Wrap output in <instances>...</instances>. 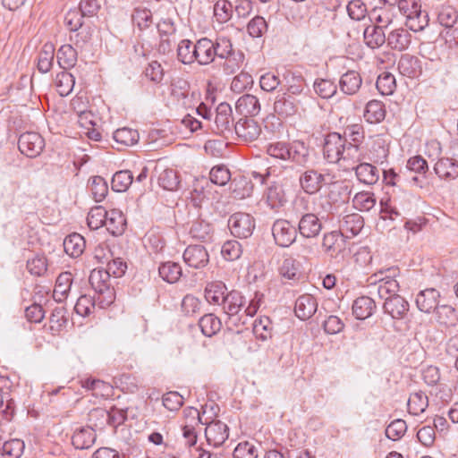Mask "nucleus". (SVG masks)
Listing matches in <instances>:
<instances>
[{
  "label": "nucleus",
  "mask_w": 458,
  "mask_h": 458,
  "mask_svg": "<svg viewBox=\"0 0 458 458\" xmlns=\"http://www.w3.org/2000/svg\"><path fill=\"white\" fill-rule=\"evenodd\" d=\"M364 130L360 124H352L344 130V135L331 132L325 138L324 157L331 164H338L345 170L363 159L360 143Z\"/></svg>",
  "instance_id": "1"
},
{
  "label": "nucleus",
  "mask_w": 458,
  "mask_h": 458,
  "mask_svg": "<svg viewBox=\"0 0 458 458\" xmlns=\"http://www.w3.org/2000/svg\"><path fill=\"white\" fill-rule=\"evenodd\" d=\"M267 154L283 161H292L299 165H305L309 161L310 151L304 142L294 140L293 142L275 141L266 147Z\"/></svg>",
  "instance_id": "2"
},
{
  "label": "nucleus",
  "mask_w": 458,
  "mask_h": 458,
  "mask_svg": "<svg viewBox=\"0 0 458 458\" xmlns=\"http://www.w3.org/2000/svg\"><path fill=\"white\" fill-rule=\"evenodd\" d=\"M89 282L98 294V302L101 307L108 306L113 302L114 291L110 288L109 277L103 269H93L90 272Z\"/></svg>",
  "instance_id": "3"
},
{
  "label": "nucleus",
  "mask_w": 458,
  "mask_h": 458,
  "mask_svg": "<svg viewBox=\"0 0 458 458\" xmlns=\"http://www.w3.org/2000/svg\"><path fill=\"white\" fill-rule=\"evenodd\" d=\"M228 227L233 236L246 239L255 229V220L250 214L237 212L229 217Z\"/></svg>",
  "instance_id": "4"
},
{
  "label": "nucleus",
  "mask_w": 458,
  "mask_h": 458,
  "mask_svg": "<svg viewBox=\"0 0 458 458\" xmlns=\"http://www.w3.org/2000/svg\"><path fill=\"white\" fill-rule=\"evenodd\" d=\"M272 234L280 247L291 246L297 238V228L286 219H277L272 225Z\"/></svg>",
  "instance_id": "5"
},
{
  "label": "nucleus",
  "mask_w": 458,
  "mask_h": 458,
  "mask_svg": "<svg viewBox=\"0 0 458 458\" xmlns=\"http://www.w3.org/2000/svg\"><path fill=\"white\" fill-rule=\"evenodd\" d=\"M45 147V140L42 136L35 131H26L20 135L18 148L21 154L28 157H38Z\"/></svg>",
  "instance_id": "6"
},
{
  "label": "nucleus",
  "mask_w": 458,
  "mask_h": 458,
  "mask_svg": "<svg viewBox=\"0 0 458 458\" xmlns=\"http://www.w3.org/2000/svg\"><path fill=\"white\" fill-rule=\"evenodd\" d=\"M206 424L205 437L209 445L215 447L220 446L228 438V427L225 423L220 420H212Z\"/></svg>",
  "instance_id": "7"
},
{
  "label": "nucleus",
  "mask_w": 458,
  "mask_h": 458,
  "mask_svg": "<svg viewBox=\"0 0 458 458\" xmlns=\"http://www.w3.org/2000/svg\"><path fill=\"white\" fill-rule=\"evenodd\" d=\"M184 262L191 267L200 269L205 267L209 261V255L202 245L195 244L188 246L182 255Z\"/></svg>",
  "instance_id": "8"
},
{
  "label": "nucleus",
  "mask_w": 458,
  "mask_h": 458,
  "mask_svg": "<svg viewBox=\"0 0 458 458\" xmlns=\"http://www.w3.org/2000/svg\"><path fill=\"white\" fill-rule=\"evenodd\" d=\"M384 312L393 319H403L410 310L409 302L401 295L388 296L383 304Z\"/></svg>",
  "instance_id": "9"
},
{
  "label": "nucleus",
  "mask_w": 458,
  "mask_h": 458,
  "mask_svg": "<svg viewBox=\"0 0 458 458\" xmlns=\"http://www.w3.org/2000/svg\"><path fill=\"white\" fill-rule=\"evenodd\" d=\"M237 136L243 141L250 142L257 140L261 132L259 123L251 118H241L234 125Z\"/></svg>",
  "instance_id": "10"
},
{
  "label": "nucleus",
  "mask_w": 458,
  "mask_h": 458,
  "mask_svg": "<svg viewBox=\"0 0 458 458\" xmlns=\"http://www.w3.org/2000/svg\"><path fill=\"white\" fill-rule=\"evenodd\" d=\"M439 298L440 293L437 289L427 288L417 294L415 303L421 312L430 313L438 307Z\"/></svg>",
  "instance_id": "11"
},
{
  "label": "nucleus",
  "mask_w": 458,
  "mask_h": 458,
  "mask_svg": "<svg viewBox=\"0 0 458 458\" xmlns=\"http://www.w3.org/2000/svg\"><path fill=\"white\" fill-rule=\"evenodd\" d=\"M322 230V223L313 213L301 216L298 224V231L304 238H315Z\"/></svg>",
  "instance_id": "12"
},
{
  "label": "nucleus",
  "mask_w": 458,
  "mask_h": 458,
  "mask_svg": "<svg viewBox=\"0 0 458 458\" xmlns=\"http://www.w3.org/2000/svg\"><path fill=\"white\" fill-rule=\"evenodd\" d=\"M195 58L199 65H208L216 58L214 41L202 38L195 43Z\"/></svg>",
  "instance_id": "13"
},
{
  "label": "nucleus",
  "mask_w": 458,
  "mask_h": 458,
  "mask_svg": "<svg viewBox=\"0 0 458 458\" xmlns=\"http://www.w3.org/2000/svg\"><path fill=\"white\" fill-rule=\"evenodd\" d=\"M364 221L357 213L348 214L343 216L339 222V232L342 236L352 238L356 236L363 228Z\"/></svg>",
  "instance_id": "14"
},
{
  "label": "nucleus",
  "mask_w": 458,
  "mask_h": 458,
  "mask_svg": "<svg viewBox=\"0 0 458 458\" xmlns=\"http://www.w3.org/2000/svg\"><path fill=\"white\" fill-rule=\"evenodd\" d=\"M324 182L325 175L313 169L307 170L300 176L301 187L308 194L317 193Z\"/></svg>",
  "instance_id": "15"
},
{
  "label": "nucleus",
  "mask_w": 458,
  "mask_h": 458,
  "mask_svg": "<svg viewBox=\"0 0 458 458\" xmlns=\"http://www.w3.org/2000/svg\"><path fill=\"white\" fill-rule=\"evenodd\" d=\"M411 43V34L403 28L391 30L386 38L387 46L396 51L406 50Z\"/></svg>",
  "instance_id": "16"
},
{
  "label": "nucleus",
  "mask_w": 458,
  "mask_h": 458,
  "mask_svg": "<svg viewBox=\"0 0 458 458\" xmlns=\"http://www.w3.org/2000/svg\"><path fill=\"white\" fill-rule=\"evenodd\" d=\"M317 309L318 302L310 294H303L295 301V315L301 320L310 318L317 311Z\"/></svg>",
  "instance_id": "17"
},
{
  "label": "nucleus",
  "mask_w": 458,
  "mask_h": 458,
  "mask_svg": "<svg viewBox=\"0 0 458 458\" xmlns=\"http://www.w3.org/2000/svg\"><path fill=\"white\" fill-rule=\"evenodd\" d=\"M215 123L219 133L231 131L233 123V110L228 103H220L216 110Z\"/></svg>",
  "instance_id": "18"
},
{
  "label": "nucleus",
  "mask_w": 458,
  "mask_h": 458,
  "mask_svg": "<svg viewBox=\"0 0 458 458\" xmlns=\"http://www.w3.org/2000/svg\"><path fill=\"white\" fill-rule=\"evenodd\" d=\"M127 411L123 409L112 408L109 411L104 409H94L89 412V420L95 418H102L111 426L116 427L126 420Z\"/></svg>",
  "instance_id": "19"
},
{
  "label": "nucleus",
  "mask_w": 458,
  "mask_h": 458,
  "mask_svg": "<svg viewBox=\"0 0 458 458\" xmlns=\"http://www.w3.org/2000/svg\"><path fill=\"white\" fill-rule=\"evenodd\" d=\"M274 110L281 116H292L298 110V102L292 95L286 93L279 94L274 103Z\"/></svg>",
  "instance_id": "20"
},
{
  "label": "nucleus",
  "mask_w": 458,
  "mask_h": 458,
  "mask_svg": "<svg viewBox=\"0 0 458 458\" xmlns=\"http://www.w3.org/2000/svg\"><path fill=\"white\" fill-rule=\"evenodd\" d=\"M362 79L360 74L354 71H347L339 80V89L346 95H354L360 89Z\"/></svg>",
  "instance_id": "21"
},
{
  "label": "nucleus",
  "mask_w": 458,
  "mask_h": 458,
  "mask_svg": "<svg viewBox=\"0 0 458 458\" xmlns=\"http://www.w3.org/2000/svg\"><path fill=\"white\" fill-rule=\"evenodd\" d=\"M266 200L271 209L278 210L284 207L288 199L283 185L276 182L271 184L267 190Z\"/></svg>",
  "instance_id": "22"
},
{
  "label": "nucleus",
  "mask_w": 458,
  "mask_h": 458,
  "mask_svg": "<svg viewBox=\"0 0 458 458\" xmlns=\"http://www.w3.org/2000/svg\"><path fill=\"white\" fill-rule=\"evenodd\" d=\"M97 435L91 427H84L74 431L72 442L76 449H88L96 442Z\"/></svg>",
  "instance_id": "23"
},
{
  "label": "nucleus",
  "mask_w": 458,
  "mask_h": 458,
  "mask_svg": "<svg viewBox=\"0 0 458 458\" xmlns=\"http://www.w3.org/2000/svg\"><path fill=\"white\" fill-rule=\"evenodd\" d=\"M434 170L441 179L454 180L458 177V162L452 158L442 157L435 164Z\"/></svg>",
  "instance_id": "24"
},
{
  "label": "nucleus",
  "mask_w": 458,
  "mask_h": 458,
  "mask_svg": "<svg viewBox=\"0 0 458 458\" xmlns=\"http://www.w3.org/2000/svg\"><path fill=\"white\" fill-rule=\"evenodd\" d=\"M351 168L355 170L357 179L364 184L373 185L379 179V171L369 163H360L356 166L353 165L348 169Z\"/></svg>",
  "instance_id": "25"
},
{
  "label": "nucleus",
  "mask_w": 458,
  "mask_h": 458,
  "mask_svg": "<svg viewBox=\"0 0 458 458\" xmlns=\"http://www.w3.org/2000/svg\"><path fill=\"white\" fill-rule=\"evenodd\" d=\"M226 293L227 288L221 281L209 283L205 288V298L210 304L223 305Z\"/></svg>",
  "instance_id": "26"
},
{
  "label": "nucleus",
  "mask_w": 458,
  "mask_h": 458,
  "mask_svg": "<svg viewBox=\"0 0 458 458\" xmlns=\"http://www.w3.org/2000/svg\"><path fill=\"white\" fill-rule=\"evenodd\" d=\"M235 109L241 114L254 116L259 113L260 104L255 96L245 94L236 101Z\"/></svg>",
  "instance_id": "27"
},
{
  "label": "nucleus",
  "mask_w": 458,
  "mask_h": 458,
  "mask_svg": "<svg viewBox=\"0 0 458 458\" xmlns=\"http://www.w3.org/2000/svg\"><path fill=\"white\" fill-rule=\"evenodd\" d=\"M246 303L244 296L238 291L233 290L226 293L224 299L223 309L228 316L237 315Z\"/></svg>",
  "instance_id": "28"
},
{
  "label": "nucleus",
  "mask_w": 458,
  "mask_h": 458,
  "mask_svg": "<svg viewBox=\"0 0 458 458\" xmlns=\"http://www.w3.org/2000/svg\"><path fill=\"white\" fill-rule=\"evenodd\" d=\"M397 68L401 74L409 78L417 77L421 72L420 60L408 54L401 56L398 61Z\"/></svg>",
  "instance_id": "29"
},
{
  "label": "nucleus",
  "mask_w": 458,
  "mask_h": 458,
  "mask_svg": "<svg viewBox=\"0 0 458 458\" xmlns=\"http://www.w3.org/2000/svg\"><path fill=\"white\" fill-rule=\"evenodd\" d=\"M125 225L126 220L120 210L111 209L106 211L105 226L110 233L113 235H121L125 229Z\"/></svg>",
  "instance_id": "30"
},
{
  "label": "nucleus",
  "mask_w": 458,
  "mask_h": 458,
  "mask_svg": "<svg viewBox=\"0 0 458 458\" xmlns=\"http://www.w3.org/2000/svg\"><path fill=\"white\" fill-rule=\"evenodd\" d=\"M376 309L375 301L368 296L357 298L352 304V313L357 319H366L369 318Z\"/></svg>",
  "instance_id": "31"
},
{
  "label": "nucleus",
  "mask_w": 458,
  "mask_h": 458,
  "mask_svg": "<svg viewBox=\"0 0 458 458\" xmlns=\"http://www.w3.org/2000/svg\"><path fill=\"white\" fill-rule=\"evenodd\" d=\"M366 45L370 48H377L386 42V38L382 27L371 25L368 26L363 33Z\"/></svg>",
  "instance_id": "32"
},
{
  "label": "nucleus",
  "mask_w": 458,
  "mask_h": 458,
  "mask_svg": "<svg viewBox=\"0 0 458 458\" xmlns=\"http://www.w3.org/2000/svg\"><path fill=\"white\" fill-rule=\"evenodd\" d=\"M428 14L426 11L421 10L420 6L411 12L410 16L405 20V25L409 30L418 32L422 31L428 25Z\"/></svg>",
  "instance_id": "33"
},
{
  "label": "nucleus",
  "mask_w": 458,
  "mask_h": 458,
  "mask_svg": "<svg viewBox=\"0 0 458 458\" xmlns=\"http://www.w3.org/2000/svg\"><path fill=\"white\" fill-rule=\"evenodd\" d=\"M72 274L64 272L59 275L56 279L53 298L57 302H62L66 297L72 285Z\"/></svg>",
  "instance_id": "34"
},
{
  "label": "nucleus",
  "mask_w": 458,
  "mask_h": 458,
  "mask_svg": "<svg viewBox=\"0 0 458 458\" xmlns=\"http://www.w3.org/2000/svg\"><path fill=\"white\" fill-rule=\"evenodd\" d=\"M386 109L381 101L370 100L366 105L364 118L369 123H377L384 120Z\"/></svg>",
  "instance_id": "35"
},
{
  "label": "nucleus",
  "mask_w": 458,
  "mask_h": 458,
  "mask_svg": "<svg viewBox=\"0 0 458 458\" xmlns=\"http://www.w3.org/2000/svg\"><path fill=\"white\" fill-rule=\"evenodd\" d=\"M64 251L71 257H79L85 249V240L79 233H72L64 241Z\"/></svg>",
  "instance_id": "36"
},
{
  "label": "nucleus",
  "mask_w": 458,
  "mask_h": 458,
  "mask_svg": "<svg viewBox=\"0 0 458 458\" xmlns=\"http://www.w3.org/2000/svg\"><path fill=\"white\" fill-rule=\"evenodd\" d=\"M213 226L204 220L194 221L190 229V234L192 238L203 242H208L213 237Z\"/></svg>",
  "instance_id": "37"
},
{
  "label": "nucleus",
  "mask_w": 458,
  "mask_h": 458,
  "mask_svg": "<svg viewBox=\"0 0 458 458\" xmlns=\"http://www.w3.org/2000/svg\"><path fill=\"white\" fill-rule=\"evenodd\" d=\"M231 186L233 198L239 199L250 197L253 191V183L244 176L234 178Z\"/></svg>",
  "instance_id": "38"
},
{
  "label": "nucleus",
  "mask_w": 458,
  "mask_h": 458,
  "mask_svg": "<svg viewBox=\"0 0 458 458\" xmlns=\"http://www.w3.org/2000/svg\"><path fill=\"white\" fill-rule=\"evenodd\" d=\"M56 58L61 68H72L77 62V51L71 45H64L58 49Z\"/></svg>",
  "instance_id": "39"
},
{
  "label": "nucleus",
  "mask_w": 458,
  "mask_h": 458,
  "mask_svg": "<svg viewBox=\"0 0 458 458\" xmlns=\"http://www.w3.org/2000/svg\"><path fill=\"white\" fill-rule=\"evenodd\" d=\"M159 276L169 284L176 283L182 276V267L175 262L163 263L158 268Z\"/></svg>",
  "instance_id": "40"
},
{
  "label": "nucleus",
  "mask_w": 458,
  "mask_h": 458,
  "mask_svg": "<svg viewBox=\"0 0 458 458\" xmlns=\"http://www.w3.org/2000/svg\"><path fill=\"white\" fill-rule=\"evenodd\" d=\"M199 326L202 334L210 337L221 329L222 323L214 314H206L200 318Z\"/></svg>",
  "instance_id": "41"
},
{
  "label": "nucleus",
  "mask_w": 458,
  "mask_h": 458,
  "mask_svg": "<svg viewBox=\"0 0 458 458\" xmlns=\"http://www.w3.org/2000/svg\"><path fill=\"white\" fill-rule=\"evenodd\" d=\"M75 84V80L72 74L65 71L56 74L55 79V86L60 96H68Z\"/></svg>",
  "instance_id": "42"
},
{
  "label": "nucleus",
  "mask_w": 458,
  "mask_h": 458,
  "mask_svg": "<svg viewBox=\"0 0 458 458\" xmlns=\"http://www.w3.org/2000/svg\"><path fill=\"white\" fill-rule=\"evenodd\" d=\"M439 23L445 28H452L458 21V11L449 4H443L437 13Z\"/></svg>",
  "instance_id": "43"
},
{
  "label": "nucleus",
  "mask_w": 458,
  "mask_h": 458,
  "mask_svg": "<svg viewBox=\"0 0 458 458\" xmlns=\"http://www.w3.org/2000/svg\"><path fill=\"white\" fill-rule=\"evenodd\" d=\"M55 57V47L52 44H45L39 52L38 69L42 73L50 71Z\"/></svg>",
  "instance_id": "44"
},
{
  "label": "nucleus",
  "mask_w": 458,
  "mask_h": 458,
  "mask_svg": "<svg viewBox=\"0 0 458 458\" xmlns=\"http://www.w3.org/2000/svg\"><path fill=\"white\" fill-rule=\"evenodd\" d=\"M195 44L189 39H182L177 47V56L179 61L184 64H191L196 62Z\"/></svg>",
  "instance_id": "45"
},
{
  "label": "nucleus",
  "mask_w": 458,
  "mask_h": 458,
  "mask_svg": "<svg viewBox=\"0 0 458 458\" xmlns=\"http://www.w3.org/2000/svg\"><path fill=\"white\" fill-rule=\"evenodd\" d=\"M428 405V396L421 391L413 393L408 400V411L412 415L422 413Z\"/></svg>",
  "instance_id": "46"
},
{
  "label": "nucleus",
  "mask_w": 458,
  "mask_h": 458,
  "mask_svg": "<svg viewBox=\"0 0 458 458\" xmlns=\"http://www.w3.org/2000/svg\"><path fill=\"white\" fill-rule=\"evenodd\" d=\"M115 142L123 146H132L139 141L140 136L136 130L123 127L117 129L113 135Z\"/></svg>",
  "instance_id": "47"
},
{
  "label": "nucleus",
  "mask_w": 458,
  "mask_h": 458,
  "mask_svg": "<svg viewBox=\"0 0 458 458\" xmlns=\"http://www.w3.org/2000/svg\"><path fill=\"white\" fill-rule=\"evenodd\" d=\"M24 450V442L20 439H12L0 442V454L9 458H20Z\"/></svg>",
  "instance_id": "48"
},
{
  "label": "nucleus",
  "mask_w": 458,
  "mask_h": 458,
  "mask_svg": "<svg viewBox=\"0 0 458 458\" xmlns=\"http://www.w3.org/2000/svg\"><path fill=\"white\" fill-rule=\"evenodd\" d=\"M223 59V71L225 74L230 75L235 73L241 69L244 61V54L238 50Z\"/></svg>",
  "instance_id": "49"
},
{
  "label": "nucleus",
  "mask_w": 458,
  "mask_h": 458,
  "mask_svg": "<svg viewBox=\"0 0 458 458\" xmlns=\"http://www.w3.org/2000/svg\"><path fill=\"white\" fill-rule=\"evenodd\" d=\"M352 204L360 211H369L376 205V198L372 192L360 191L354 195Z\"/></svg>",
  "instance_id": "50"
},
{
  "label": "nucleus",
  "mask_w": 458,
  "mask_h": 458,
  "mask_svg": "<svg viewBox=\"0 0 458 458\" xmlns=\"http://www.w3.org/2000/svg\"><path fill=\"white\" fill-rule=\"evenodd\" d=\"M133 176L129 170L116 172L111 182L112 189L117 192L125 191L131 184Z\"/></svg>",
  "instance_id": "51"
},
{
  "label": "nucleus",
  "mask_w": 458,
  "mask_h": 458,
  "mask_svg": "<svg viewBox=\"0 0 458 458\" xmlns=\"http://www.w3.org/2000/svg\"><path fill=\"white\" fill-rule=\"evenodd\" d=\"M279 274L286 281L297 280L299 276L298 262L293 258L284 259L279 267Z\"/></svg>",
  "instance_id": "52"
},
{
  "label": "nucleus",
  "mask_w": 458,
  "mask_h": 458,
  "mask_svg": "<svg viewBox=\"0 0 458 458\" xmlns=\"http://www.w3.org/2000/svg\"><path fill=\"white\" fill-rule=\"evenodd\" d=\"M376 86L382 95H391L396 88L395 78L392 73L384 72L378 75Z\"/></svg>",
  "instance_id": "53"
},
{
  "label": "nucleus",
  "mask_w": 458,
  "mask_h": 458,
  "mask_svg": "<svg viewBox=\"0 0 458 458\" xmlns=\"http://www.w3.org/2000/svg\"><path fill=\"white\" fill-rule=\"evenodd\" d=\"M89 191L96 202L102 201L108 192V185L106 180L101 176H94L91 179Z\"/></svg>",
  "instance_id": "54"
},
{
  "label": "nucleus",
  "mask_w": 458,
  "mask_h": 458,
  "mask_svg": "<svg viewBox=\"0 0 458 458\" xmlns=\"http://www.w3.org/2000/svg\"><path fill=\"white\" fill-rule=\"evenodd\" d=\"M221 254L228 261L236 260L242 254V246L238 241H226L221 248Z\"/></svg>",
  "instance_id": "55"
},
{
  "label": "nucleus",
  "mask_w": 458,
  "mask_h": 458,
  "mask_svg": "<svg viewBox=\"0 0 458 458\" xmlns=\"http://www.w3.org/2000/svg\"><path fill=\"white\" fill-rule=\"evenodd\" d=\"M106 219V210L98 206L92 208L88 214L87 222L88 225L92 230H97L102 226H105V220Z\"/></svg>",
  "instance_id": "56"
},
{
  "label": "nucleus",
  "mask_w": 458,
  "mask_h": 458,
  "mask_svg": "<svg viewBox=\"0 0 458 458\" xmlns=\"http://www.w3.org/2000/svg\"><path fill=\"white\" fill-rule=\"evenodd\" d=\"M233 15V5L227 0H218L214 5V16L219 23L227 22Z\"/></svg>",
  "instance_id": "57"
},
{
  "label": "nucleus",
  "mask_w": 458,
  "mask_h": 458,
  "mask_svg": "<svg viewBox=\"0 0 458 458\" xmlns=\"http://www.w3.org/2000/svg\"><path fill=\"white\" fill-rule=\"evenodd\" d=\"M284 81L286 82L287 90L290 92L289 95H300L303 90V78L299 75H295L291 71H285L283 74Z\"/></svg>",
  "instance_id": "58"
},
{
  "label": "nucleus",
  "mask_w": 458,
  "mask_h": 458,
  "mask_svg": "<svg viewBox=\"0 0 458 458\" xmlns=\"http://www.w3.org/2000/svg\"><path fill=\"white\" fill-rule=\"evenodd\" d=\"M159 185L167 191H175L179 187V177L173 169H165L161 173L158 178Z\"/></svg>",
  "instance_id": "59"
},
{
  "label": "nucleus",
  "mask_w": 458,
  "mask_h": 458,
  "mask_svg": "<svg viewBox=\"0 0 458 458\" xmlns=\"http://www.w3.org/2000/svg\"><path fill=\"white\" fill-rule=\"evenodd\" d=\"M315 92L323 98H330L336 93V85L330 80L318 79L314 82Z\"/></svg>",
  "instance_id": "60"
},
{
  "label": "nucleus",
  "mask_w": 458,
  "mask_h": 458,
  "mask_svg": "<svg viewBox=\"0 0 458 458\" xmlns=\"http://www.w3.org/2000/svg\"><path fill=\"white\" fill-rule=\"evenodd\" d=\"M406 430L407 425L403 420H394L386 428V436L387 438L396 441L403 437Z\"/></svg>",
  "instance_id": "61"
},
{
  "label": "nucleus",
  "mask_w": 458,
  "mask_h": 458,
  "mask_svg": "<svg viewBox=\"0 0 458 458\" xmlns=\"http://www.w3.org/2000/svg\"><path fill=\"white\" fill-rule=\"evenodd\" d=\"M233 455L234 458H258L259 452L253 443L244 441L237 445Z\"/></svg>",
  "instance_id": "62"
},
{
  "label": "nucleus",
  "mask_w": 458,
  "mask_h": 458,
  "mask_svg": "<svg viewBox=\"0 0 458 458\" xmlns=\"http://www.w3.org/2000/svg\"><path fill=\"white\" fill-rule=\"evenodd\" d=\"M210 181L219 186L225 185L231 179V173L225 165L214 166L209 173Z\"/></svg>",
  "instance_id": "63"
},
{
  "label": "nucleus",
  "mask_w": 458,
  "mask_h": 458,
  "mask_svg": "<svg viewBox=\"0 0 458 458\" xmlns=\"http://www.w3.org/2000/svg\"><path fill=\"white\" fill-rule=\"evenodd\" d=\"M267 30V24L266 20L261 16H255L252 18L248 25L247 31L252 38H260Z\"/></svg>",
  "instance_id": "64"
}]
</instances>
